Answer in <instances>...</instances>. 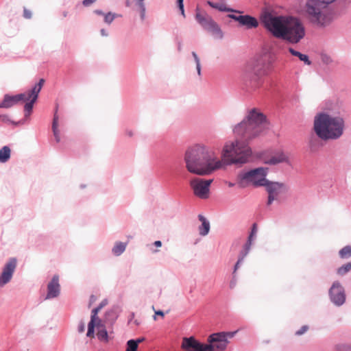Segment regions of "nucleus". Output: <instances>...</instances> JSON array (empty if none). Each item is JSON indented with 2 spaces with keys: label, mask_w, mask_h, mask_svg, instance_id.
Segmentation results:
<instances>
[{
  "label": "nucleus",
  "mask_w": 351,
  "mask_h": 351,
  "mask_svg": "<svg viewBox=\"0 0 351 351\" xmlns=\"http://www.w3.org/2000/svg\"><path fill=\"white\" fill-rule=\"evenodd\" d=\"M308 330V326L307 325L302 326L298 330L295 332V335L297 336H300L305 333Z\"/></svg>",
  "instance_id": "obj_39"
},
{
  "label": "nucleus",
  "mask_w": 351,
  "mask_h": 351,
  "mask_svg": "<svg viewBox=\"0 0 351 351\" xmlns=\"http://www.w3.org/2000/svg\"><path fill=\"white\" fill-rule=\"evenodd\" d=\"M116 19V15L114 12H108L105 13L104 16V21L108 25H110L112 23V21Z\"/></svg>",
  "instance_id": "obj_34"
},
{
  "label": "nucleus",
  "mask_w": 351,
  "mask_h": 351,
  "mask_svg": "<svg viewBox=\"0 0 351 351\" xmlns=\"http://www.w3.org/2000/svg\"><path fill=\"white\" fill-rule=\"evenodd\" d=\"M197 73L200 77L202 75V67L201 66H196Z\"/></svg>",
  "instance_id": "obj_62"
},
{
  "label": "nucleus",
  "mask_w": 351,
  "mask_h": 351,
  "mask_svg": "<svg viewBox=\"0 0 351 351\" xmlns=\"http://www.w3.org/2000/svg\"><path fill=\"white\" fill-rule=\"evenodd\" d=\"M309 147L312 152L315 151L316 149V140L315 139H310L308 143Z\"/></svg>",
  "instance_id": "obj_43"
},
{
  "label": "nucleus",
  "mask_w": 351,
  "mask_h": 351,
  "mask_svg": "<svg viewBox=\"0 0 351 351\" xmlns=\"http://www.w3.org/2000/svg\"><path fill=\"white\" fill-rule=\"evenodd\" d=\"M45 80L43 78H40L39 81L36 83L32 87L28 90L26 93L27 98H29L34 100H38L39 97V93L44 85Z\"/></svg>",
  "instance_id": "obj_19"
},
{
  "label": "nucleus",
  "mask_w": 351,
  "mask_h": 351,
  "mask_svg": "<svg viewBox=\"0 0 351 351\" xmlns=\"http://www.w3.org/2000/svg\"><path fill=\"white\" fill-rule=\"evenodd\" d=\"M0 121H1L3 123L9 124L10 119L8 114H3L2 119Z\"/></svg>",
  "instance_id": "obj_49"
},
{
  "label": "nucleus",
  "mask_w": 351,
  "mask_h": 351,
  "mask_svg": "<svg viewBox=\"0 0 351 351\" xmlns=\"http://www.w3.org/2000/svg\"><path fill=\"white\" fill-rule=\"evenodd\" d=\"M220 2H222L223 3H221L219 2H214L212 1H207L206 3L208 5H209L210 8H214L215 10H217L219 12H230V13H243V11L234 9L232 8L227 6L224 2L225 0H219Z\"/></svg>",
  "instance_id": "obj_18"
},
{
  "label": "nucleus",
  "mask_w": 351,
  "mask_h": 351,
  "mask_svg": "<svg viewBox=\"0 0 351 351\" xmlns=\"http://www.w3.org/2000/svg\"><path fill=\"white\" fill-rule=\"evenodd\" d=\"M101 326H104V324L102 323H97L95 322L89 321V322L88 323L86 337L89 338H94L95 328L99 329V328H101Z\"/></svg>",
  "instance_id": "obj_25"
},
{
  "label": "nucleus",
  "mask_w": 351,
  "mask_h": 351,
  "mask_svg": "<svg viewBox=\"0 0 351 351\" xmlns=\"http://www.w3.org/2000/svg\"><path fill=\"white\" fill-rule=\"evenodd\" d=\"M227 16L237 22L239 27H245L246 29H255L259 25L258 19L255 16L248 14L240 15L228 14Z\"/></svg>",
  "instance_id": "obj_12"
},
{
  "label": "nucleus",
  "mask_w": 351,
  "mask_h": 351,
  "mask_svg": "<svg viewBox=\"0 0 351 351\" xmlns=\"http://www.w3.org/2000/svg\"><path fill=\"white\" fill-rule=\"evenodd\" d=\"M208 342V345L212 346L213 351L215 350L223 351L229 343L228 340L226 338V335L221 333V332L213 333L209 335Z\"/></svg>",
  "instance_id": "obj_15"
},
{
  "label": "nucleus",
  "mask_w": 351,
  "mask_h": 351,
  "mask_svg": "<svg viewBox=\"0 0 351 351\" xmlns=\"http://www.w3.org/2000/svg\"><path fill=\"white\" fill-rule=\"evenodd\" d=\"M345 121L341 117H333L326 112H319L314 117L313 130L322 141L337 140L343 134Z\"/></svg>",
  "instance_id": "obj_5"
},
{
  "label": "nucleus",
  "mask_w": 351,
  "mask_h": 351,
  "mask_svg": "<svg viewBox=\"0 0 351 351\" xmlns=\"http://www.w3.org/2000/svg\"><path fill=\"white\" fill-rule=\"evenodd\" d=\"M23 17L25 19H31L32 18V12L26 8L23 10Z\"/></svg>",
  "instance_id": "obj_46"
},
{
  "label": "nucleus",
  "mask_w": 351,
  "mask_h": 351,
  "mask_svg": "<svg viewBox=\"0 0 351 351\" xmlns=\"http://www.w3.org/2000/svg\"><path fill=\"white\" fill-rule=\"evenodd\" d=\"M138 8V10H139V14H141V13H146V7H145V4H140V5H136Z\"/></svg>",
  "instance_id": "obj_48"
},
{
  "label": "nucleus",
  "mask_w": 351,
  "mask_h": 351,
  "mask_svg": "<svg viewBox=\"0 0 351 351\" xmlns=\"http://www.w3.org/2000/svg\"><path fill=\"white\" fill-rule=\"evenodd\" d=\"M252 243L250 241H247L243 245V249L241 250L239 254V256H242L243 258H245L249 253L250 250V247L252 245Z\"/></svg>",
  "instance_id": "obj_33"
},
{
  "label": "nucleus",
  "mask_w": 351,
  "mask_h": 351,
  "mask_svg": "<svg viewBox=\"0 0 351 351\" xmlns=\"http://www.w3.org/2000/svg\"><path fill=\"white\" fill-rule=\"evenodd\" d=\"M276 157L277 158V160H280L279 164L287 161V158L285 157V156L284 154H280Z\"/></svg>",
  "instance_id": "obj_50"
},
{
  "label": "nucleus",
  "mask_w": 351,
  "mask_h": 351,
  "mask_svg": "<svg viewBox=\"0 0 351 351\" xmlns=\"http://www.w3.org/2000/svg\"><path fill=\"white\" fill-rule=\"evenodd\" d=\"M127 243L118 241L116 242L112 249V252L114 256H119L121 255L125 250Z\"/></svg>",
  "instance_id": "obj_27"
},
{
  "label": "nucleus",
  "mask_w": 351,
  "mask_h": 351,
  "mask_svg": "<svg viewBox=\"0 0 351 351\" xmlns=\"http://www.w3.org/2000/svg\"><path fill=\"white\" fill-rule=\"evenodd\" d=\"M184 160L187 171L197 176H208L223 167V163L212 156L202 144L189 146L185 151Z\"/></svg>",
  "instance_id": "obj_3"
},
{
  "label": "nucleus",
  "mask_w": 351,
  "mask_h": 351,
  "mask_svg": "<svg viewBox=\"0 0 351 351\" xmlns=\"http://www.w3.org/2000/svg\"><path fill=\"white\" fill-rule=\"evenodd\" d=\"M194 60H195L196 66H201L200 60L198 56H196L195 58H194Z\"/></svg>",
  "instance_id": "obj_58"
},
{
  "label": "nucleus",
  "mask_w": 351,
  "mask_h": 351,
  "mask_svg": "<svg viewBox=\"0 0 351 351\" xmlns=\"http://www.w3.org/2000/svg\"><path fill=\"white\" fill-rule=\"evenodd\" d=\"M25 99H26L25 93L16 95L5 94L2 101H0V108H10Z\"/></svg>",
  "instance_id": "obj_16"
},
{
  "label": "nucleus",
  "mask_w": 351,
  "mask_h": 351,
  "mask_svg": "<svg viewBox=\"0 0 351 351\" xmlns=\"http://www.w3.org/2000/svg\"><path fill=\"white\" fill-rule=\"evenodd\" d=\"M232 277L230 282V289H233L236 286V284H237V274L232 273Z\"/></svg>",
  "instance_id": "obj_40"
},
{
  "label": "nucleus",
  "mask_w": 351,
  "mask_h": 351,
  "mask_svg": "<svg viewBox=\"0 0 351 351\" xmlns=\"http://www.w3.org/2000/svg\"><path fill=\"white\" fill-rule=\"evenodd\" d=\"M60 293V285L59 284V276L54 275L47 285V293L45 300H50L57 298Z\"/></svg>",
  "instance_id": "obj_17"
},
{
  "label": "nucleus",
  "mask_w": 351,
  "mask_h": 351,
  "mask_svg": "<svg viewBox=\"0 0 351 351\" xmlns=\"http://www.w3.org/2000/svg\"><path fill=\"white\" fill-rule=\"evenodd\" d=\"M276 200H277V198H276V197H274L271 196V195H267V198L266 205H267V206H271V205L273 204V202H274V201H276Z\"/></svg>",
  "instance_id": "obj_41"
},
{
  "label": "nucleus",
  "mask_w": 351,
  "mask_h": 351,
  "mask_svg": "<svg viewBox=\"0 0 351 351\" xmlns=\"http://www.w3.org/2000/svg\"><path fill=\"white\" fill-rule=\"evenodd\" d=\"M237 332H238V330H237L234 331L221 332V333H223V335H226V339H228V338H232V337H234V335L237 334Z\"/></svg>",
  "instance_id": "obj_42"
},
{
  "label": "nucleus",
  "mask_w": 351,
  "mask_h": 351,
  "mask_svg": "<svg viewBox=\"0 0 351 351\" xmlns=\"http://www.w3.org/2000/svg\"><path fill=\"white\" fill-rule=\"evenodd\" d=\"M104 316L106 321L113 324L119 317V306H114L110 309L106 311Z\"/></svg>",
  "instance_id": "obj_21"
},
{
  "label": "nucleus",
  "mask_w": 351,
  "mask_h": 351,
  "mask_svg": "<svg viewBox=\"0 0 351 351\" xmlns=\"http://www.w3.org/2000/svg\"><path fill=\"white\" fill-rule=\"evenodd\" d=\"M100 33L102 36H107L108 35L107 31L104 29H101Z\"/></svg>",
  "instance_id": "obj_61"
},
{
  "label": "nucleus",
  "mask_w": 351,
  "mask_h": 351,
  "mask_svg": "<svg viewBox=\"0 0 351 351\" xmlns=\"http://www.w3.org/2000/svg\"><path fill=\"white\" fill-rule=\"evenodd\" d=\"M328 298L330 302L337 307L343 306L346 301L345 288L341 283L335 280L328 289Z\"/></svg>",
  "instance_id": "obj_9"
},
{
  "label": "nucleus",
  "mask_w": 351,
  "mask_h": 351,
  "mask_svg": "<svg viewBox=\"0 0 351 351\" xmlns=\"http://www.w3.org/2000/svg\"><path fill=\"white\" fill-rule=\"evenodd\" d=\"M165 315V313L162 310H157V311H155L154 310V315L153 316V318L154 320L156 319V316H160L161 317H164Z\"/></svg>",
  "instance_id": "obj_44"
},
{
  "label": "nucleus",
  "mask_w": 351,
  "mask_h": 351,
  "mask_svg": "<svg viewBox=\"0 0 351 351\" xmlns=\"http://www.w3.org/2000/svg\"><path fill=\"white\" fill-rule=\"evenodd\" d=\"M179 11H180V14L184 17L185 18L186 17V15H185V10H184V8H180V9H178Z\"/></svg>",
  "instance_id": "obj_64"
},
{
  "label": "nucleus",
  "mask_w": 351,
  "mask_h": 351,
  "mask_svg": "<svg viewBox=\"0 0 351 351\" xmlns=\"http://www.w3.org/2000/svg\"><path fill=\"white\" fill-rule=\"evenodd\" d=\"M153 245L156 247H160L162 245V241H160V240H158V241H155L154 243H153Z\"/></svg>",
  "instance_id": "obj_55"
},
{
  "label": "nucleus",
  "mask_w": 351,
  "mask_h": 351,
  "mask_svg": "<svg viewBox=\"0 0 351 351\" xmlns=\"http://www.w3.org/2000/svg\"><path fill=\"white\" fill-rule=\"evenodd\" d=\"M93 13L99 16H104L105 13L100 9H96L93 11Z\"/></svg>",
  "instance_id": "obj_54"
},
{
  "label": "nucleus",
  "mask_w": 351,
  "mask_h": 351,
  "mask_svg": "<svg viewBox=\"0 0 351 351\" xmlns=\"http://www.w3.org/2000/svg\"><path fill=\"white\" fill-rule=\"evenodd\" d=\"M134 339V341L136 342V345L138 346V344L141 342H143V341H145V338L144 337H138V338H136V339Z\"/></svg>",
  "instance_id": "obj_56"
},
{
  "label": "nucleus",
  "mask_w": 351,
  "mask_h": 351,
  "mask_svg": "<svg viewBox=\"0 0 351 351\" xmlns=\"http://www.w3.org/2000/svg\"><path fill=\"white\" fill-rule=\"evenodd\" d=\"M21 101L25 102L24 105V114L25 118H29L33 112L34 104L37 101L36 100L32 99L29 98L25 99Z\"/></svg>",
  "instance_id": "obj_23"
},
{
  "label": "nucleus",
  "mask_w": 351,
  "mask_h": 351,
  "mask_svg": "<svg viewBox=\"0 0 351 351\" xmlns=\"http://www.w3.org/2000/svg\"><path fill=\"white\" fill-rule=\"evenodd\" d=\"M17 265L16 257L10 258L0 274V287L8 284L12 279Z\"/></svg>",
  "instance_id": "obj_14"
},
{
  "label": "nucleus",
  "mask_w": 351,
  "mask_h": 351,
  "mask_svg": "<svg viewBox=\"0 0 351 351\" xmlns=\"http://www.w3.org/2000/svg\"><path fill=\"white\" fill-rule=\"evenodd\" d=\"M262 187L265 188L267 195H271L276 198L280 194L287 193L289 191V186L285 183L272 181L267 178Z\"/></svg>",
  "instance_id": "obj_13"
},
{
  "label": "nucleus",
  "mask_w": 351,
  "mask_h": 351,
  "mask_svg": "<svg viewBox=\"0 0 351 351\" xmlns=\"http://www.w3.org/2000/svg\"><path fill=\"white\" fill-rule=\"evenodd\" d=\"M279 160H277V158L276 156L271 157L269 160L265 161V164L269 165H276L279 164Z\"/></svg>",
  "instance_id": "obj_38"
},
{
  "label": "nucleus",
  "mask_w": 351,
  "mask_h": 351,
  "mask_svg": "<svg viewBox=\"0 0 351 351\" xmlns=\"http://www.w3.org/2000/svg\"><path fill=\"white\" fill-rule=\"evenodd\" d=\"M182 348L186 351H213L211 345L202 343L194 336L184 337Z\"/></svg>",
  "instance_id": "obj_11"
},
{
  "label": "nucleus",
  "mask_w": 351,
  "mask_h": 351,
  "mask_svg": "<svg viewBox=\"0 0 351 351\" xmlns=\"http://www.w3.org/2000/svg\"><path fill=\"white\" fill-rule=\"evenodd\" d=\"M275 57L265 53L248 62L243 75L245 87L256 90L263 86L265 76L274 70Z\"/></svg>",
  "instance_id": "obj_4"
},
{
  "label": "nucleus",
  "mask_w": 351,
  "mask_h": 351,
  "mask_svg": "<svg viewBox=\"0 0 351 351\" xmlns=\"http://www.w3.org/2000/svg\"><path fill=\"white\" fill-rule=\"evenodd\" d=\"M97 300V297L92 294L90 296V298H89V306H90L93 303H94L95 301Z\"/></svg>",
  "instance_id": "obj_53"
},
{
  "label": "nucleus",
  "mask_w": 351,
  "mask_h": 351,
  "mask_svg": "<svg viewBox=\"0 0 351 351\" xmlns=\"http://www.w3.org/2000/svg\"><path fill=\"white\" fill-rule=\"evenodd\" d=\"M98 330V334L97 337L100 341H104L106 342H108L109 340V336L108 331L106 328L105 325L104 324V326H101V328H99Z\"/></svg>",
  "instance_id": "obj_28"
},
{
  "label": "nucleus",
  "mask_w": 351,
  "mask_h": 351,
  "mask_svg": "<svg viewBox=\"0 0 351 351\" xmlns=\"http://www.w3.org/2000/svg\"><path fill=\"white\" fill-rule=\"evenodd\" d=\"M259 20L267 32L274 37L289 44H298L305 36V27L298 16L279 14L264 8L261 12Z\"/></svg>",
  "instance_id": "obj_2"
},
{
  "label": "nucleus",
  "mask_w": 351,
  "mask_h": 351,
  "mask_svg": "<svg viewBox=\"0 0 351 351\" xmlns=\"http://www.w3.org/2000/svg\"><path fill=\"white\" fill-rule=\"evenodd\" d=\"M351 270V262L342 265L337 269V274L339 276H343Z\"/></svg>",
  "instance_id": "obj_29"
},
{
  "label": "nucleus",
  "mask_w": 351,
  "mask_h": 351,
  "mask_svg": "<svg viewBox=\"0 0 351 351\" xmlns=\"http://www.w3.org/2000/svg\"><path fill=\"white\" fill-rule=\"evenodd\" d=\"M269 168L257 167L240 171L236 178L238 186L245 189L249 186L254 188L262 187L267 180Z\"/></svg>",
  "instance_id": "obj_6"
},
{
  "label": "nucleus",
  "mask_w": 351,
  "mask_h": 351,
  "mask_svg": "<svg viewBox=\"0 0 351 351\" xmlns=\"http://www.w3.org/2000/svg\"><path fill=\"white\" fill-rule=\"evenodd\" d=\"M176 5L178 9L184 8V0H176Z\"/></svg>",
  "instance_id": "obj_52"
},
{
  "label": "nucleus",
  "mask_w": 351,
  "mask_h": 351,
  "mask_svg": "<svg viewBox=\"0 0 351 351\" xmlns=\"http://www.w3.org/2000/svg\"><path fill=\"white\" fill-rule=\"evenodd\" d=\"M267 123V118L264 113L256 108L250 110L245 117L232 127L235 140L223 146L221 158L224 164L241 167L250 162L253 152L249 144L261 134Z\"/></svg>",
  "instance_id": "obj_1"
},
{
  "label": "nucleus",
  "mask_w": 351,
  "mask_h": 351,
  "mask_svg": "<svg viewBox=\"0 0 351 351\" xmlns=\"http://www.w3.org/2000/svg\"><path fill=\"white\" fill-rule=\"evenodd\" d=\"M197 218L201 221V225L198 227L199 234L203 237L206 236L210 229V221L202 214H199Z\"/></svg>",
  "instance_id": "obj_20"
},
{
  "label": "nucleus",
  "mask_w": 351,
  "mask_h": 351,
  "mask_svg": "<svg viewBox=\"0 0 351 351\" xmlns=\"http://www.w3.org/2000/svg\"><path fill=\"white\" fill-rule=\"evenodd\" d=\"M138 346L134 339H129L126 343V351H136Z\"/></svg>",
  "instance_id": "obj_35"
},
{
  "label": "nucleus",
  "mask_w": 351,
  "mask_h": 351,
  "mask_svg": "<svg viewBox=\"0 0 351 351\" xmlns=\"http://www.w3.org/2000/svg\"><path fill=\"white\" fill-rule=\"evenodd\" d=\"M58 106L56 108V111L53 114V121H52V131L53 133V136L55 137V139L56 142H60V135H59V130H58Z\"/></svg>",
  "instance_id": "obj_24"
},
{
  "label": "nucleus",
  "mask_w": 351,
  "mask_h": 351,
  "mask_svg": "<svg viewBox=\"0 0 351 351\" xmlns=\"http://www.w3.org/2000/svg\"><path fill=\"white\" fill-rule=\"evenodd\" d=\"M339 256L341 258H349L351 257V245H346L339 251Z\"/></svg>",
  "instance_id": "obj_30"
},
{
  "label": "nucleus",
  "mask_w": 351,
  "mask_h": 351,
  "mask_svg": "<svg viewBox=\"0 0 351 351\" xmlns=\"http://www.w3.org/2000/svg\"><path fill=\"white\" fill-rule=\"evenodd\" d=\"M9 124L12 125H14L15 127L19 126V125L18 123V121H13L12 119H10V121Z\"/></svg>",
  "instance_id": "obj_63"
},
{
  "label": "nucleus",
  "mask_w": 351,
  "mask_h": 351,
  "mask_svg": "<svg viewBox=\"0 0 351 351\" xmlns=\"http://www.w3.org/2000/svg\"><path fill=\"white\" fill-rule=\"evenodd\" d=\"M96 1H97V0H83L81 2V3L84 7H88V6L91 5L92 4H93L94 3H95Z\"/></svg>",
  "instance_id": "obj_45"
},
{
  "label": "nucleus",
  "mask_w": 351,
  "mask_h": 351,
  "mask_svg": "<svg viewBox=\"0 0 351 351\" xmlns=\"http://www.w3.org/2000/svg\"><path fill=\"white\" fill-rule=\"evenodd\" d=\"M194 60H195L196 66H201L200 60L198 56H196L195 58H194Z\"/></svg>",
  "instance_id": "obj_57"
},
{
  "label": "nucleus",
  "mask_w": 351,
  "mask_h": 351,
  "mask_svg": "<svg viewBox=\"0 0 351 351\" xmlns=\"http://www.w3.org/2000/svg\"><path fill=\"white\" fill-rule=\"evenodd\" d=\"M100 311L101 309L98 306L93 308L91 311L90 321L95 322L97 323H102L101 319L98 317V313Z\"/></svg>",
  "instance_id": "obj_31"
},
{
  "label": "nucleus",
  "mask_w": 351,
  "mask_h": 351,
  "mask_svg": "<svg viewBox=\"0 0 351 351\" xmlns=\"http://www.w3.org/2000/svg\"><path fill=\"white\" fill-rule=\"evenodd\" d=\"M289 52L293 56L298 57V59L303 62L306 65H311L312 62L311 61L309 56L306 53H302L299 51L295 50L293 47H289Z\"/></svg>",
  "instance_id": "obj_22"
},
{
  "label": "nucleus",
  "mask_w": 351,
  "mask_h": 351,
  "mask_svg": "<svg viewBox=\"0 0 351 351\" xmlns=\"http://www.w3.org/2000/svg\"><path fill=\"white\" fill-rule=\"evenodd\" d=\"M11 157V149L8 145H4L0 149V162H8Z\"/></svg>",
  "instance_id": "obj_26"
},
{
  "label": "nucleus",
  "mask_w": 351,
  "mask_h": 351,
  "mask_svg": "<svg viewBox=\"0 0 351 351\" xmlns=\"http://www.w3.org/2000/svg\"><path fill=\"white\" fill-rule=\"evenodd\" d=\"M322 60H323V62H326V64H328L330 61H331L330 58L326 56L322 57Z\"/></svg>",
  "instance_id": "obj_60"
},
{
  "label": "nucleus",
  "mask_w": 351,
  "mask_h": 351,
  "mask_svg": "<svg viewBox=\"0 0 351 351\" xmlns=\"http://www.w3.org/2000/svg\"><path fill=\"white\" fill-rule=\"evenodd\" d=\"M77 330L80 333L83 332L85 330V324L83 321H81L78 325Z\"/></svg>",
  "instance_id": "obj_47"
},
{
  "label": "nucleus",
  "mask_w": 351,
  "mask_h": 351,
  "mask_svg": "<svg viewBox=\"0 0 351 351\" xmlns=\"http://www.w3.org/2000/svg\"><path fill=\"white\" fill-rule=\"evenodd\" d=\"M337 351H348L350 349L349 345L346 343H339L335 346Z\"/></svg>",
  "instance_id": "obj_36"
},
{
  "label": "nucleus",
  "mask_w": 351,
  "mask_h": 351,
  "mask_svg": "<svg viewBox=\"0 0 351 351\" xmlns=\"http://www.w3.org/2000/svg\"><path fill=\"white\" fill-rule=\"evenodd\" d=\"M336 0H307L306 3V12L311 21L319 27H326L331 22L329 14L324 13L322 9Z\"/></svg>",
  "instance_id": "obj_7"
},
{
  "label": "nucleus",
  "mask_w": 351,
  "mask_h": 351,
  "mask_svg": "<svg viewBox=\"0 0 351 351\" xmlns=\"http://www.w3.org/2000/svg\"><path fill=\"white\" fill-rule=\"evenodd\" d=\"M257 230H258L257 223H254L251 226L250 232L247 237V241H250L251 243H252V241H254V239H255V237L256 236Z\"/></svg>",
  "instance_id": "obj_32"
},
{
  "label": "nucleus",
  "mask_w": 351,
  "mask_h": 351,
  "mask_svg": "<svg viewBox=\"0 0 351 351\" xmlns=\"http://www.w3.org/2000/svg\"><path fill=\"white\" fill-rule=\"evenodd\" d=\"M213 182L212 179H196L191 182V186L195 196L206 199L209 197L210 187Z\"/></svg>",
  "instance_id": "obj_10"
},
{
  "label": "nucleus",
  "mask_w": 351,
  "mask_h": 351,
  "mask_svg": "<svg viewBox=\"0 0 351 351\" xmlns=\"http://www.w3.org/2000/svg\"><path fill=\"white\" fill-rule=\"evenodd\" d=\"M243 259H244V258H243L242 256L239 255L238 260L234 265L232 273L236 274L237 269L240 267L241 264L243 263Z\"/></svg>",
  "instance_id": "obj_37"
},
{
  "label": "nucleus",
  "mask_w": 351,
  "mask_h": 351,
  "mask_svg": "<svg viewBox=\"0 0 351 351\" xmlns=\"http://www.w3.org/2000/svg\"><path fill=\"white\" fill-rule=\"evenodd\" d=\"M108 304V299L105 298L97 306L100 309L103 308L106 305Z\"/></svg>",
  "instance_id": "obj_51"
},
{
  "label": "nucleus",
  "mask_w": 351,
  "mask_h": 351,
  "mask_svg": "<svg viewBox=\"0 0 351 351\" xmlns=\"http://www.w3.org/2000/svg\"><path fill=\"white\" fill-rule=\"evenodd\" d=\"M27 119V118H25V117H24V118H23V119H20L19 121H18V123H19V125H21L25 124Z\"/></svg>",
  "instance_id": "obj_59"
},
{
  "label": "nucleus",
  "mask_w": 351,
  "mask_h": 351,
  "mask_svg": "<svg viewBox=\"0 0 351 351\" xmlns=\"http://www.w3.org/2000/svg\"><path fill=\"white\" fill-rule=\"evenodd\" d=\"M195 20L202 26V27L216 35L219 38L223 37V33L220 26L216 23L210 16L206 14V16L201 14L199 7L195 9Z\"/></svg>",
  "instance_id": "obj_8"
}]
</instances>
